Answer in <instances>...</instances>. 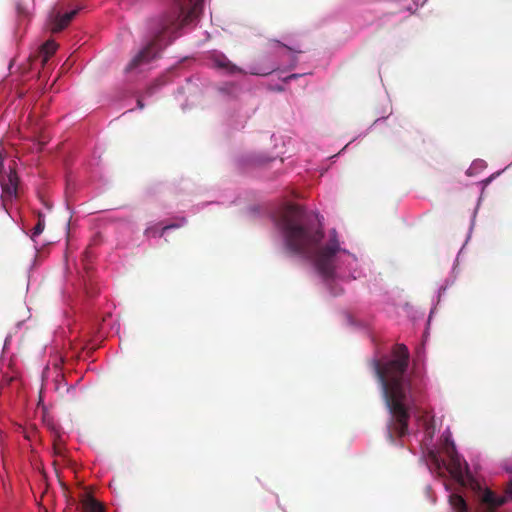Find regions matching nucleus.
I'll list each match as a JSON object with an SVG mask.
<instances>
[{
	"mask_svg": "<svg viewBox=\"0 0 512 512\" xmlns=\"http://www.w3.org/2000/svg\"><path fill=\"white\" fill-rule=\"evenodd\" d=\"M410 354L404 344H397L392 357L386 360L372 359L370 364L382 388V395L390 413L388 438L403 437L408 431L409 409L415 402V389L408 374Z\"/></svg>",
	"mask_w": 512,
	"mask_h": 512,
	"instance_id": "f257e3e1",
	"label": "nucleus"
},
{
	"mask_svg": "<svg viewBox=\"0 0 512 512\" xmlns=\"http://www.w3.org/2000/svg\"><path fill=\"white\" fill-rule=\"evenodd\" d=\"M277 225L289 251L312 260L318 273L325 279L333 277L335 256L340 251L335 229L330 231L329 241L319 247L324 236L322 228L312 215L296 205L287 206Z\"/></svg>",
	"mask_w": 512,
	"mask_h": 512,
	"instance_id": "f03ea898",
	"label": "nucleus"
},
{
	"mask_svg": "<svg viewBox=\"0 0 512 512\" xmlns=\"http://www.w3.org/2000/svg\"><path fill=\"white\" fill-rule=\"evenodd\" d=\"M179 16L170 13L157 21L153 27L152 38L131 58L124 69L125 73L136 71L157 57L163 46L167 44L164 43L165 35L175 29Z\"/></svg>",
	"mask_w": 512,
	"mask_h": 512,
	"instance_id": "7ed1b4c3",
	"label": "nucleus"
},
{
	"mask_svg": "<svg viewBox=\"0 0 512 512\" xmlns=\"http://www.w3.org/2000/svg\"><path fill=\"white\" fill-rule=\"evenodd\" d=\"M78 10H72L68 13L61 14L55 8L50 12L48 17V27L52 33H58L65 29L72 19L76 16Z\"/></svg>",
	"mask_w": 512,
	"mask_h": 512,
	"instance_id": "20e7f679",
	"label": "nucleus"
},
{
	"mask_svg": "<svg viewBox=\"0 0 512 512\" xmlns=\"http://www.w3.org/2000/svg\"><path fill=\"white\" fill-rule=\"evenodd\" d=\"M0 185L4 197L12 198L16 196L18 176L15 169L12 166H9L8 171L0 170Z\"/></svg>",
	"mask_w": 512,
	"mask_h": 512,
	"instance_id": "39448f33",
	"label": "nucleus"
},
{
	"mask_svg": "<svg viewBox=\"0 0 512 512\" xmlns=\"http://www.w3.org/2000/svg\"><path fill=\"white\" fill-rule=\"evenodd\" d=\"M506 502L505 496H498L489 489L483 491L480 498L479 512H496Z\"/></svg>",
	"mask_w": 512,
	"mask_h": 512,
	"instance_id": "423d86ee",
	"label": "nucleus"
},
{
	"mask_svg": "<svg viewBox=\"0 0 512 512\" xmlns=\"http://www.w3.org/2000/svg\"><path fill=\"white\" fill-rule=\"evenodd\" d=\"M213 66L227 74H245L240 67L233 64L224 54H216L212 57Z\"/></svg>",
	"mask_w": 512,
	"mask_h": 512,
	"instance_id": "0eeeda50",
	"label": "nucleus"
},
{
	"mask_svg": "<svg viewBox=\"0 0 512 512\" xmlns=\"http://www.w3.org/2000/svg\"><path fill=\"white\" fill-rule=\"evenodd\" d=\"M83 512H104L103 505L91 495H85L81 500Z\"/></svg>",
	"mask_w": 512,
	"mask_h": 512,
	"instance_id": "6e6552de",
	"label": "nucleus"
},
{
	"mask_svg": "<svg viewBox=\"0 0 512 512\" xmlns=\"http://www.w3.org/2000/svg\"><path fill=\"white\" fill-rule=\"evenodd\" d=\"M449 503L456 512H469L465 499L458 493L450 494Z\"/></svg>",
	"mask_w": 512,
	"mask_h": 512,
	"instance_id": "1a4fd4ad",
	"label": "nucleus"
},
{
	"mask_svg": "<svg viewBox=\"0 0 512 512\" xmlns=\"http://www.w3.org/2000/svg\"><path fill=\"white\" fill-rule=\"evenodd\" d=\"M58 45L53 40L46 41L40 50V55L42 57V63L45 64L49 58L56 52Z\"/></svg>",
	"mask_w": 512,
	"mask_h": 512,
	"instance_id": "9d476101",
	"label": "nucleus"
},
{
	"mask_svg": "<svg viewBox=\"0 0 512 512\" xmlns=\"http://www.w3.org/2000/svg\"><path fill=\"white\" fill-rule=\"evenodd\" d=\"M45 228V219L44 216L39 213L38 214V221L35 227L32 230L31 238L33 241H35L36 237L39 236Z\"/></svg>",
	"mask_w": 512,
	"mask_h": 512,
	"instance_id": "9b49d317",
	"label": "nucleus"
},
{
	"mask_svg": "<svg viewBox=\"0 0 512 512\" xmlns=\"http://www.w3.org/2000/svg\"><path fill=\"white\" fill-rule=\"evenodd\" d=\"M16 12H17L18 18H26V17H28V14H29L26 7H24V5L19 1L16 3Z\"/></svg>",
	"mask_w": 512,
	"mask_h": 512,
	"instance_id": "f8f14e48",
	"label": "nucleus"
},
{
	"mask_svg": "<svg viewBox=\"0 0 512 512\" xmlns=\"http://www.w3.org/2000/svg\"><path fill=\"white\" fill-rule=\"evenodd\" d=\"M54 454L57 456H64L65 447L61 441H55L53 444Z\"/></svg>",
	"mask_w": 512,
	"mask_h": 512,
	"instance_id": "ddd939ff",
	"label": "nucleus"
},
{
	"mask_svg": "<svg viewBox=\"0 0 512 512\" xmlns=\"http://www.w3.org/2000/svg\"><path fill=\"white\" fill-rule=\"evenodd\" d=\"M275 68L267 69V70H261V69H252L250 70V74L252 75H259V76H267L271 74Z\"/></svg>",
	"mask_w": 512,
	"mask_h": 512,
	"instance_id": "4468645a",
	"label": "nucleus"
},
{
	"mask_svg": "<svg viewBox=\"0 0 512 512\" xmlns=\"http://www.w3.org/2000/svg\"><path fill=\"white\" fill-rule=\"evenodd\" d=\"M201 7H202V0H195V3L193 4V7L190 11V14L193 16H196L198 11L201 9Z\"/></svg>",
	"mask_w": 512,
	"mask_h": 512,
	"instance_id": "2eb2a0df",
	"label": "nucleus"
},
{
	"mask_svg": "<svg viewBox=\"0 0 512 512\" xmlns=\"http://www.w3.org/2000/svg\"><path fill=\"white\" fill-rule=\"evenodd\" d=\"M178 227H179V225H178V224L166 225V226H164V227L162 228L161 233H160V236H163V235H164V233H165L167 230L172 229V228H178Z\"/></svg>",
	"mask_w": 512,
	"mask_h": 512,
	"instance_id": "dca6fc26",
	"label": "nucleus"
},
{
	"mask_svg": "<svg viewBox=\"0 0 512 512\" xmlns=\"http://www.w3.org/2000/svg\"><path fill=\"white\" fill-rule=\"evenodd\" d=\"M506 494L512 498V482H510L506 488Z\"/></svg>",
	"mask_w": 512,
	"mask_h": 512,
	"instance_id": "f3484780",
	"label": "nucleus"
},
{
	"mask_svg": "<svg viewBox=\"0 0 512 512\" xmlns=\"http://www.w3.org/2000/svg\"><path fill=\"white\" fill-rule=\"evenodd\" d=\"M137 106H138L140 109H143L144 104H143V102H142V100H141V99H138V100H137Z\"/></svg>",
	"mask_w": 512,
	"mask_h": 512,
	"instance_id": "a211bd4d",
	"label": "nucleus"
},
{
	"mask_svg": "<svg viewBox=\"0 0 512 512\" xmlns=\"http://www.w3.org/2000/svg\"><path fill=\"white\" fill-rule=\"evenodd\" d=\"M188 17H194V16H193V15H191V14L189 13V15H188V16H185V17H184V20H187V19H188Z\"/></svg>",
	"mask_w": 512,
	"mask_h": 512,
	"instance_id": "6ab92c4d",
	"label": "nucleus"
},
{
	"mask_svg": "<svg viewBox=\"0 0 512 512\" xmlns=\"http://www.w3.org/2000/svg\"><path fill=\"white\" fill-rule=\"evenodd\" d=\"M188 17H194V16H193V15H191V14L189 13V15H188V16H185V17H184V20H187V19H188Z\"/></svg>",
	"mask_w": 512,
	"mask_h": 512,
	"instance_id": "aec40b11",
	"label": "nucleus"
},
{
	"mask_svg": "<svg viewBox=\"0 0 512 512\" xmlns=\"http://www.w3.org/2000/svg\"><path fill=\"white\" fill-rule=\"evenodd\" d=\"M281 45L284 46L285 48H287L288 50H292V48L287 45H284V44H281Z\"/></svg>",
	"mask_w": 512,
	"mask_h": 512,
	"instance_id": "412c9836",
	"label": "nucleus"
},
{
	"mask_svg": "<svg viewBox=\"0 0 512 512\" xmlns=\"http://www.w3.org/2000/svg\"><path fill=\"white\" fill-rule=\"evenodd\" d=\"M148 94H152V88H149L147 91Z\"/></svg>",
	"mask_w": 512,
	"mask_h": 512,
	"instance_id": "4be33fe9",
	"label": "nucleus"
},
{
	"mask_svg": "<svg viewBox=\"0 0 512 512\" xmlns=\"http://www.w3.org/2000/svg\"><path fill=\"white\" fill-rule=\"evenodd\" d=\"M452 461L456 464V461H458L457 458H452Z\"/></svg>",
	"mask_w": 512,
	"mask_h": 512,
	"instance_id": "5701e85b",
	"label": "nucleus"
}]
</instances>
